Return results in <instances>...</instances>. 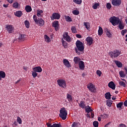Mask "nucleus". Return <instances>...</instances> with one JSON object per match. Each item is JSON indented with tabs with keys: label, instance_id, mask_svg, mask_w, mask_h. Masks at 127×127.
Here are the masks:
<instances>
[{
	"label": "nucleus",
	"instance_id": "1",
	"mask_svg": "<svg viewBox=\"0 0 127 127\" xmlns=\"http://www.w3.org/2000/svg\"><path fill=\"white\" fill-rule=\"evenodd\" d=\"M75 45L76 48H74V50L77 54H80V52L78 51L83 52V51H84L85 50V45H84V44H83V43L80 40H77L75 43Z\"/></svg>",
	"mask_w": 127,
	"mask_h": 127
},
{
	"label": "nucleus",
	"instance_id": "2",
	"mask_svg": "<svg viewBox=\"0 0 127 127\" xmlns=\"http://www.w3.org/2000/svg\"><path fill=\"white\" fill-rule=\"evenodd\" d=\"M60 114L59 115V116L63 121H65L66 119H67V115H68V112L67 110H66V109L65 108H61V109L60 111Z\"/></svg>",
	"mask_w": 127,
	"mask_h": 127
},
{
	"label": "nucleus",
	"instance_id": "3",
	"mask_svg": "<svg viewBox=\"0 0 127 127\" xmlns=\"http://www.w3.org/2000/svg\"><path fill=\"white\" fill-rule=\"evenodd\" d=\"M108 54L111 58H117L122 54V52L119 50H115L113 51L110 52Z\"/></svg>",
	"mask_w": 127,
	"mask_h": 127
},
{
	"label": "nucleus",
	"instance_id": "4",
	"mask_svg": "<svg viewBox=\"0 0 127 127\" xmlns=\"http://www.w3.org/2000/svg\"><path fill=\"white\" fill-rule=\"evenodd\" d=\"M110 22L112 23V25L114 26H116V25H118L119 23H120V21L121 20L118 17H116V16L111 17L109 19Z\"/></svg>",
	"mask_w": 127,
	"mask_h": 127
},
{
	"label": "nucleus",
	"instance_id": "5",
	"mask_svg": "<svg viewBox=\"0 0 127 127\" xmlns=\"http://www.w3.org/2000/svg\"><path fill=\"white\" fill-rule=\"evenodd\" d=\"M57 83L59 86V87H61V88H63L64 89H66L67 87V84L66 83V81L65 80L60 78L57 80Z\"/></svg>",
	"mask_w": 127,
	"mask_h": 127
},
{
	"label": "nucleus",
	"instance_id": "6",
	"mask_svg": "<svg viewBox=\"0 0 127 127\" xmlns=\"http://www.w3.org/2000/svg\"><path fill=\"white\" fill-rule=\"evenodd\" d=\"M87 88H88L89 91L91 92V93H97V89L95 87V85L92 83H89L87 84Z\"/></svg>",
	"mask_w": 127,
	"mask_h": 127
},
{
	"label": "nucleus",
	"instance_id": "7",
	"mask_svg": "<svg viewBox=\"0 0 127 127\" xmlns=\"http://www.w3.org/2000/svg\"><path fill=\"white\" fill-rule=\"evenodd\" d=\"M60 17H61V15L58 13H53L52 14V16H51V18L52 20H54V19H60Z\"/></svg>",
	"mask_w": 127,
	"mask_h": 127
},
{
	"label": "nucleus",
	"instance_id": "8",
	"mask_svg": "<svg viewBox=\"0 0 127 127\" xmlns=\"http://www.w3.org/2000/svg\"><path fill=\"white\" fill-rule=\"evenodd\" d=\"M59 25H60V24L58 21L56 20L53 22L52 26L53 27H54L56 31H58L59 30Z\"/></svg>",
	"mask_w": 127,
	"mask_h": 127
},
{
	"label": "nucleus",
	"instance_id": "9",
	"mask_svg": "<svg viewBox=\"0 0 127 127\" xmlns=\"http://www.w3.org/2000/svg\"><path fill=\"white\" fill-rule=\"evenodd\" d=\"M112 4L115 6H120L122 4V0H112Z\"/></svg>",
	"mask_w": 127,
	"mask_h": 127
},
{
	"label": "nucleus",
	"instance_id": "10",
	"mask_svg": "<svg viewBox=\"0 0 127 127\" xmlns=\"http://www.w3.org/2000/svg\"><path fill=\"white\" fill-rule=\"evenodd\" d=\"M63 38L67 42H70L71 41V38L69 37V35L68 34V32H65L63 35Z\"/></svg>",
	"mask_w": 127,
	"mask_h": 127
},
{
	"label": "nucleus",
	"instance_id": "11",
	"mask_svg": "<svg viewBox=\"0 0 127 127\" xmlns=\"http://www.w3.org/2000/svg\"><path fill=\"white\" fill-rule=\"evenodd\" d=\"M5 28L7 29L8 33H12V31L14 29L13 26L11 25H6Z\"/></svg>",
	"mask_w": 127,
	"mask_h": 127
},
{
	"label": "nucleus",
	"instance_id": "12",
	"mask_svg": "<svg viewBox=\"0 0 127 127\" xmlns=\"http://www.w3.org/2000/svg\"><path fill=\"white\" fill-rule=\"evenodd\" d=\"M93 38L91 37H88L86 39V41H87V44L88 46H91L93 44Z\"/></svg>",
	"mask_w": 127,
	"mask_h": 127
},
{
	"label": "nucleus",
	"instance_id": "13",
	"mask_svg": "<svg viewBox=\"0 0 127 127\" xmlns=\"http://www.w3.org/2000/svg\"><path fill=\"white\" fill-rule=\"evenodd\" d=\"M63 64L65 66V67H67V68H70L71 67V64H70V62H69V61L67 59H64L63 60Z\"/></svg>",
	"mask_w": 127,
	"mask_h": 127
},
{
	"label": "nucleus",
	"instance_id": "14",
	"mask_svg": "<svg viewBox=\"0 0 127 127\" xmlns=\"http://www.w3.org/2000/svg\"><path fill=\"white\" fill-rule=\"evenodd\" d=\"M104 30L105 33H106L107 37L111 38L112 37V34L111 33L110 30L107 28H105Z\"/></svg>",
	"mask_w": 127,
	"mask_h": 127
},
{
	"label": "nucleus",
	"instance_id": "15",
	"mask_svg": "<svg viewBox=\"0 0 127 127\" xmlns=\"http://www.w3.org/2000/svg\"><path fill=\"white\" fill-rule=\"evenodd\" d=\"M33 70L34 72H37L38 73H41L42 72V68L40 66H36L33 68Z\"/></svg>",
	"mask_w": 127,
	"mask_h": 127
},
{
	"label": "nucleus",
	"instance_id": "16",
	"mask_svg": "<svg viewBox=\"0 0 127 127\" xmlns=\"http://www.w3.org/2000/svg\"><path fill=\"white\" fill-rule=\"evenodd\" d=\"M79 69L80 70H84L85 69V65L84 64V62L80 61L78 63Z\"/></svg>",
	"mask_w": 127,
	"mask_h": 127
},
{
	"label": "nucleus",
	"instance_id": "17",
	"mask_svg": "<svg viewBox=\"0 0 127 127\" xmlns=\"http://www.w3.org/2000/svg\"><path fill=\"white\" fill-rule=\"evenodd\" d=\"M47 126L48 127H61V125L59 124H54L53 125H52L50 123H47Z\"/></svg>",
	"mask_w": 127,
	"mask_h": 127
},
{
	"label": "nucleus",
	"instance_id": "18",
	"mask_svg": "<svg viewBox=\"0 0 127 127\" xmlns=\"http://www.w3.org/2000/svg\"><path fill=\"white\" fill-rule=\"evenodd\" d=\"M108 87H109V88H111V89H112V90H115L116 84H115V83H114V82L111 81L108 84Z\"/></svg>",
	"mask_w": 127,
	"mask_h": 127
},
{
	"label": "nucleus",
	"instance_id": "19",
	"mask_svg": "<svg viewBox=\"0 0 127 127\" xmlns=\"http://www.w3.org/2000/svg\"><path fill=\"white\" fill-rule=\"evenodd\" d=\"M83 25H84V26H85V27H86V29H87V30L90 31V29H91V25H90V23L84 22L83 23Z\"/></svg>",
	"mask_w": 127,
	"mask_h": 127
},
{
	"label": "nucleus",
	"instance_id": "20",
	"mask_svg": "<svg viewBox=\"0 0 127 127\" xmlns=\"http://www.w3.org/2000/svg\"><path fill=\"white\" fill-rule=\"evenodd\" d=\"M114 63L117 65L118 68H122V67H123V64L119 61H114Z\"/></svg>",
	"mask_w": 127,
	"mask_h": 127
},
{
	"label": "nucleus",
	"instance_id": "21",
	"mask_svg": "<svg viewBox=\"0 0 127 127\" xmlns=\"http://www.w3.org/2000/svg\"><path fill=\"white\" fill-rule=\"evenodd\" d=\"M38 23L39 26H43L44 25L45 22L42 18H40L38 21Z\"/></svg>",
	"mask_w": 127,
	"mask_h": 127
},
{
	"label": "nucleus",
	"instance_id": "22",
	"mask_svg": "<svg viewBox=\"0 0 127 127\" xmlns=\"http://www.w3.org/2000/svg\"><path fill=\"white\" fill-rule=\"evenodd\" d=\"M78 105L80 107V108H81V109H85L86 107V104H85V102L81 101L79 103H78Z\"/></svg>",
	"mask_w": 127,
	"mask_h": 127
},
{
	"label": "nucleus",
	"instance_id": "23",
	"mask_svg": "<svg viewBox=\"0 0 127 127\" xmlns=\"http://www.w3.org/2000/svg\"><path fill=\"white\" fill-rule=\"evenodd\" d=\"M81 124L79 122H74L71 125V127H80Z\"/></svg>",
	"mask_w": 127,
	"mask_h": 127
},
{
	"label": "nucleus",
	"instance_id": "24",
	"mask_svg": "<svg viewBox=\"0 0 127 127\" xmlns=\"http://www.w3.org/2000/svg\"><path fill=\"white\" fill-rule=\"evenodd\" d=\"M119 24V27L120 30H122V29H124V28H125V24H124L123 21H120Z\"/></svg>",
	"mask_w": 127,
	"mask_h": 127
},
{
	"label": "nucleus",
	"instance_id": "25",
	"mask_svg": "<svg viewBox=\"0 0 127 127\" xmlns=\"http://www.w3.org/2000/svg\"><path fill=\"white\" fill-rule=\"evenodd\" d=\"M2 78H5V72L3 71H0V81H1Z\"/></svg>",
	"mask_w": 127,
	"mask_h": 127
},
{
	"label": "nucleus",
	"instance_id": "26",
	"mask_svg": "<svg viewBox=\"0 0 127 127\" xmlns=\"http://www.w3.org/2000/svg\"><path fill=\"white\" fill-rule=\"evenodd\" d=\"M84 109H85V111L86 112V113H87V114H89L90 112H93V110L91 109V107H89V105L85 106Z\"/></svg>",
	"mask_w": 127,
	"mask_h": 127
},
{
	"label": "nucleus",
	"instance_id": "27",
	"mask_svg": "<svg viewBox=\"0 0 127 127\" xmlns=\"http://www.w3.org/2000/svg\"><path fill=\"white\" fill-rule=\"evenodd\" d=\"M111 97H112V95L110 92H107L105 94V99L107 100H111Z\"/></svg>",
	"mask_w": 127,
	"mask_h": 127
},
{
	"label": "nucleus",
	"instance_id": "28",
	"mask_svg": "<svg viewBox=\"0 0 127 127\" xmlns=\"http://www.w3.org/2000/svg\"><path fill=\"white\" fill-rule=\"evenodd\" d=\"M14 14L17 17H21L22 15V12L21 11H17L14 13Z\"/></svg>",
	"mask_w": 127,
	"mask_h": 127
},
{
	"label": "nucleus",
	"instance_id": "29",
	"mask_svg": "<svg viewBox=\"0 0 127 127\" xmlns=\"http://www.w3.org/2000/svg\"><path fill=\"white\" fill-rule=\"evenodd\" d=\"M25 9L27 12H31V11H32V8H31V6L29 5H26L25 6Z\"/></svg>",
	"mask_w": 127,
	"mask_h": 127
},
{
	"label": "nucleus",
	"instance_id": "30",
	"mask_svg": "<svg viewBox=\"0 0 127 127\" xmlns=\"http://www.w3.org/2000/svg\"><path fill=\"white\" fill-rule=\"evenodd\" d=\"M44 38H45V41H46V42H48V43H49V42L51 41L50 38L47 35H44Z\"/></svg>",
	"mask_w": 127,
	"mask_h": 127
},
{
	"label": "nucleus",
	"instance_id": "31",
	"mask_svg": "<svg viewBox=\"0 0 127 127\" xmlns=\"http://www.w3.org/2000/svg\"><path fill=\"white\" fill-rule=\"evenodd\" d=\"M106 105L108 106V107H109V108H111L112 107V104H113V101L111 100H108L106 101Z\"/></svg>",
	"mask_w": 127,
	"mask_h": 127
},
{
	"label": "nucleus",
	"instance_id": "32",
	"mask_svg": "<svg viewBox=\"0 0 127 127\" xmlns=\"http://www.w3.org/2000/svg\"><path fill=\"white\" fill-rule=\"evenodd\" d=\"M104 33V31L103 30V28L101 27H99L98 29V35L101 36Z\"/></svg>",
	"mask_w": 127,
	"mask_h": 127
},
{
	"label": "nucleus",
	"instance_id": "33",
	"mask_svg": "<svg viewBox=\"0 0 127 127\" xmlns=\"http://www.w3.org/2000/svg\"><path fill=\"white\" fill-rule=\"evenodd\" d=\"M73 61L75 64H79V63H80V58L75 57L73 59Z\"/></svg>",
	"mask_w": 127,
	"mask_h": 127
},
{
	"label": "nucleus",
	"instance_id": "34",
	"mask_svg": "<svg viewBox=\"0 0 127 127\" xmlns=\"http://www.w3.org/2000/svg\"><path fill=\"white\" fill-rule=\"evenodd\" d=\"M119 75L122 78H125L126 75L125 71L121 70L119 72Z\"/></svg>",
	"mask_w": 127,
	"mask_h": 127
},
{
	"label": "nucleus",
	"instance_id": "35",
	"mask_svg": "<svg viewBox=\"0 0 127 127\" xmlns=\"http://www.w3.org/2000/svg\"><path fill=\"white\" fill-rule=\"evenodd\" d=\"M66 98L68 101V102H72L73 101V98H72V95L67 94L66 95Z\"/></svg>",
	"mask_w": 127,
	"mask_h": 127
},
{
	"label": "nucleus",
	"instance_id": "36",
	"mask_svg": "<svg viewBox=\"0 0 127 127\" xmlns=\"http://www.w3.org/2000/svg\"><path fill=\"white\" fill-rule=\"evenodd\" d=\"M25 39V35L21 34L19 37V40L20 41H24Z\"/></svg>",
	"mask_w": 127,
	"mask_h": 127
},
{
	"label": "nucleus",
	"instance_id": "37",
	"mask_svg": "<svg viewBox=\"0 0 127 127\" xmlns=\"http://www.w3.org/2000/svg\"><path fill=\"white\" fill-rule=\"evenodd\" d=\"M20 5L18 2H15L13 3V7L14 8H18L19 6Z\"/></svg>",
	"mask_w": 127,
	"mask_h": 127
},
{
	"label": "nucleus",
	"instance_id": "38",
	"mask_svg": "<svg viewBox=\"0 0 127 127\" xmlns=\"http://www.w3.org/2000/svg\"><path fill=\"white\" fill-rule=\"evenodd\" d=\"M65 19L66 21H68L69 22H71L72 21V18H71L69 16H64Z\"/></svg>",
	"mask_w": 127,
	"mask_h": 127
},
{
	"label": "nucleus",
	"instance_id": "39",
	"mask_svg": "<svg viewBox=\"0 0 127 127\" xmlns=\"http://www.w3.org/2000/svg\"><path fill=\"white\" fill-rule=\"evenodd\" d=\"M62 44H63V46H64V48H67V42L65 41H64V40H63V39H62Z\"/></svg>",
	"mask_w": 127,
	"mask_h": 127
},
{
	"label": "nucleus",
	"instance_id": "40",
	"mask_svg": "<svg viewBox=\"0 0 127 127\" xmlns=\"http://www.w3.org/2000/svg\"><path fill=\"white\" fill-rule=\"evenodd\" d=\"M71 30L72 33H77V29L75 26H72L71 28Z\"/></svg>",
	"mask_w": 127,
	"mask_h": 127
},
{
	"label": "nucleus",
	"instance_id": "41",
	"mask_svg": "<svg viewBox=\"0 0 127 127\" xmlns=\"http://www.w3.org/2000/svg\"><path fill=\"white\" fill-rule=\"evenodd\" d=\"M25 25L27 28H29V26L30 25V23H29V21L28 20H25L24 21Z\"/></svg>",
	"mask_w": 127,
	"mask_h": 127
},
{
	"label": "nucleus",
	"instance_id": "42",
	"mask_svg": "<svg viewBox=\"0 0 127 127\" xmlns=\"http://www.w3.org/2000/svg\"><path fill=\"white\" fill-rule=\"evenodd\" d=\"M123 105H124L123 102H120L117 104V108H118V109H122V107H123Z\"/></svg>",
	"mask_w": 127,
	"mask_h": 127
},
{
	"label": "nucleus",
	"instance_id": "43",
	"mask_svg": "<svg viewBox=\"0 0 127 127\" xmlns=\"http://www.w3.org/2000/svg\"><path fill=\"white\" fill-rule=\"evenodd\" d=\"M33 18L35 23H36V24H38V20L37 19V17L36 16V15H34Z\"/></svg>",
	"mask_w": 127,
	"mask_h": 127
},
{
	"label": "nucleus",
	"instance_id": "44",
	"mask_svg": "<svg viewBox=\"0 0 127 127\" xmlns=\"http://www.w3.org/2000/svg\"><path fill=\"white\" fill-rule=\"evenodd\" d=\"M73 1L77 3V4H81L82 3V0H73Z\"/></svg>",
	"mask_w": 127,
	"mask_h": 127
},
{
	"label": "nucleus",
	"instance_id": "45",
	"mask_svg": "<svg viewBox=\"0 0 127 127\" xmlns=\"http://www.w3.org/2000/svg\"><path fill=\"white\" fill-rule=\"evenodd\" d=\"M100 5V4L99 3H95L92 6L93 8L94 9H97L98 8V7Z\"/></svg>",
	"mask_w": 127,
	"mask_h": 127
},
{
	"label": "nucleus",
	"instance_id": "46",
	"mask_svg": "<svg viewBox=\"0 0 127 127\" xmlns=\"http://www.w3.org/2000/svg\"><path fill=\"white\" fill-rule=\"evenodd\" d=\"M119 85L122 87H124V88H126V83L123 81H119Z\"/></svg>",
	"mask_w": 127,
	"mask_h": 127
},
{
	"label": "nucleus",
	"instance_id": "47",
	"mask_svg": "<svg viewBox=\"0 0 127 127\" xmlns=\"http://www.w3.org/2000/svg\"><path fill=\"white\" fill-rule=\"evenodd\" d=\"M17 122L19 124V125H21L22 124V121L21 120V118L19 117H17Z\"/></svg>",
	"mask_w": 127,
	"mask_h": 127
},
{
	"label": "nucleus",
	"instance_id": "48",
	"mask_svg": "<svg viewBox=\"0 0 127 127\" xmlns=\"http://www.w3.org/2000/svg\"><path fill=\"white\" fill-rule=\"evenodd\" d=\"M72 13H73V14H74V15H78V14H79V13H80V12H79V11L78 10H74L72 11Z\"/></svg>",
	"mask_w": 127,
	"mask_h": 127
},
{
	"label": "nucleus",
	"instance_id": "49",
	"mask_svg": "<svg viewBox=\"0 0 127 127\" xmlns=\"http://www.w3.org/2000/svg\"><path fill=\"white\" fill-rule=\"evenodd\" d=\"M106 8L108 9H111L112 8V4H111V3H107L106 4Z\"/></svg>",
	"mask_w": 127,
	"mask_h": 127
},
{
	"label": "nucleus",
	"instance_id": "50",
	"mask_svg": "<svg viewBox=\"0 0 127 127\" xmlns=\"http://www.w3.org/2000/svg\"><path fill=\"white\" fill-rule=\"evenodd\" d=\"M93 125L94 127H99V122L97 121H94L93 123Z\"/></svg>",
	"mask_w": 127,
	"mask_h": 127
},
{
	"label": "nucleus",
	"instance_id": "51",
	"mask_svg": "<svg viewBox=\"0 0 127 127\" xmlns=\"http://www.w3.org/2000/svg\"><path fill=\"white\" fill-rule=\"evenodd\" d=\"M97 75H98L99 77H101V75H102V71L100 70H98L96 71Z\"/></svg>",
	"mask_w": 127,
	"mask_h": 127
},
{
	"label": "nucleus",
	"instance_id": "52",
	"mask_svg": "<svg viewBox=\"0 0 127 127\" xmlns=\"http://www.w3.org/2000/svg\"><path fill=\"white\" fill-rule=\"evenodd\" d=\"M127 32V29L123 30L121 32V34H122V35L124 36V35H125V34H126Z\"/></svg>",
	"mask_w": 127,
	"mask_h": 127
},
{
	"label": "nucleus",
	"instance_id": "53",
	"mask_svg": "<svg viewBox=\"0 0 127 127\" xmlns=\"http://www.w3.org/2000/svg\"><path fill=\"white\" fill-rule=\"evenodd\" d=\"M32 75L33 78H35V77H37V73L34 71V72H32Z\"/></svg>",
	"mask_w": 127,
	"mask_h": 127
},
{
	"label": "nucleus",
	"instance_id": "54",
	"mask_svg": "<svg viewBox=\"0 0 127 127\" xmlns=\"http://www.w3.org/2000/svg\"><path fill=\"white\" fill-rule=\"evenodd\" d=\"M37 13H39V14H41V13H43V10H37Z\"/></svg>",
	"mask_w": 127,
	"mask_h": 127
},
{
	"label": "nucleus",
	"instance_id": "55",
	"mask_svg": "<svg viewBox=\"0 0 127 127\" xmlns=\"http://www.w3.org/2000/svg\"><path fill=\"white\" fill-rule=\"evenodd\" d=\"M119 127H127V126L125 124H120Z\"/></svg>",
	"mask_w": 127,
	"mask_h": 127
},
{
	"label": "nucleus",
	"instance_id": "56",
	"mask_svg": "<svg viewBox=\"0 0 127 127\" xmlns=\"http://www.w3.org/2000/svg\"><path fill=\"white\" fill-rule=\"evenodd\" d=\"M76 37L77 38H82V36H81V35H80V34H76Z\"/></svg>",
	"mask_w": 127,
	"mask_h": 127
},
{
	"label": "nucleus",
	"instance_id": "57",
	"mask_svg": "<svg viewBox=\"0 0 127 127\" xmlns=\"http://www.w3.org/2000/svg\"><path fill=\"white\" fill-rule=\"evenodd\" d=\"M125 107H127V100H126L124 103Z\"/></svg>",
	"mask_w": 127,
	"mask_h": 127
},
{
	"label": "nucleus",
	"instance_id": "58",
	"mask_svg": "<svg viewBox=\"0 0 127 127\" xmlns=\"http://www.w3.org/2000/svg\"><path fill=\"white\" fill-rule=\"evenodd\" d=\"M101 118H102V119H106V114L102 115H101Z\"/></svg>",
	"mask_w": 127,
	"mask_h": 127
},
{
	"label": "nucleus",
	"instance_id": "59",
	"mask_svg": "<svg viewBox=\"0 0 127 127\" xmlns=\"http://www.w3.org/2000/svg\"><path fill=\"white\" fill-rule=\"evenodd\" d=\"M3 6L4 7H7L8 6V4H3Z\"/></svg>",
	"mask_w": 127,
	"mask_h": 127
},
{
	"label": "nucleus",
	"instance_id": "60",
	"mask_svg": "<svg viewBox=\"0 0 127 127\" xmlns=\"http://www.w3.org/2000/svg\"><path fill=\"white\" fill-rule=\"evenodd\" d=\"M110 124H111V123H108V124H107L104 127H109V126H110Z\"/></svg>",
	"mask_w": 127,
	"mask_h": 127
},
{
	"label": "nucleus",
	"instance_id": "61",
	"mask_svg": "<svg viewBox=\"0 0 127 127\" xmlns=\"http://www.w3.org/2000/svg\"><path fill=\"white\" fill-rule=\"evenodd\" d=\"M112 100H117V97H116V96H113V97H112Z\"/></svg>",
	"mask_w": 127,
	"mask_h": 127
},
{
	"label": "nucleus",
	"instance_id": "62",
	"mask_svg": "<svg viewBox=\"0 0 127 127\" xmlns=\"http://www.w3.org/2000/svg\"><path fill=\"white\" fill-rule=\"evenodd\" d=\"M9 3H12V0H7Z\"/></svg>",
	"mask_w": 127,
	"mask_h": 127
},
{
	"label": "nucleus",
	"instance_id": "63",
	"mask_svg": "<svg viewBox=\"0 0 127 127\" xmlns=\"http://www.w3.org/2000/svg\"><path fill=\"white\" fill-rule=\"evenodd\" d=\"M20 82V79L18 80L16 82L15 84H17V83H19Z\"/></svg>",
	"mask_w": 127,
	"mask_h": 127
},
{
	"label": "nucleus",
	"instance_id": "64",
	"mask_svg": "<svg viewBox=\"0 0 127 127\" xmlns=\"http://www.w3.org/2000/svg\"><path fill=\"white\" fill-rule=\"evenodd\" d=\"M91 118L93 119L94 118V114L93 113H91Z\"/></svg>",
	"mask_w": 127,
	"mask_h": 127
}]
</instances>
